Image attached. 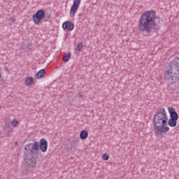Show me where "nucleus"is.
Here are the masks:
<instances>
[{"instance_id":"nucleus-13","label":"nucleus","mask_w":179,"mask_h":179,"mask_svg":"<svg viewBox=\"0 0 179 179\" xmlns=\"http://www.w3.org/2000/svg\"><path fill=\"white\" fill-rule=\"evenodd\" d=\"M87 136H89V133L86 130H83L80 133V138L82 141H85V139H87Z\"/></svg>"},{"instance_id":"nucleus-11","label":"nucleus","mask_w":179,"mask_h":179,"mask_svg":"<svg viewBox=\"0 0 179 179\" xmlns=\"http://www.w3.org/2000/svg\"><path fill=\"white\" fill-rule=\"evenodd\" d=\"M45 75V69H41L38 73L36 74L35 78L36 79H41V78H44Z\"/></svg>"},{"instance_id":"nucleus-7","label":"nucleus","mask_w":179,"mask_h":179,"mask_svg":"<svg viewBox=\"0 0 179 179\" xmlns=\"http://www.w3.org/2000/svg\"><path fill=\"white\" fill-rule=\"evenodd\" d=\"M4 131L6 132V136H10V134L13 132L12 128V121L9 118H5L4 120Z\"/></svg>"},{"instance_id":"nucleus-22","label":"nucleus","mask_w":179,"mask_h":179,"mask_svg":"<svg viewBox=\"0 0 179 179\" xmlns=\"http://www.w3.org/2000/svg\"><path fill=\"white\" fill-rule=\"evenodd\" d=\"M102 159H103L106 162H107V160H108V159H110V157L108 156V154H103L102 155Z\"/></svg>"},{"instance_id":"nucleus-6","label":"nucleus","mask_w":179,"mask_h":179,"mask_svg":"<svg viewBox=\"0 0 179 179\" xmlns=\"http://www.w3.org/2000/svg\"><path fill=\"white\" fill-rule=\"evenodd\" d=\"M36 156H31V159L25 158V169L26 170H33V169L36 168V164H37V160L34 159Z\"/></svg>"},{"instance_id":"nucleus-15","label":"nucleus","mask_w":179,"mask_h":179,"mask_svg":"<svg viewBox=\"0 0 179 179\" xmlns=\"http://www.w3.org/2000/svg\"><path fill=\"white\" fill-rule=\"evenodd\" d=\"M71 58V52H69L68 54H66L65 55L63 56L62 60L64 62H68Z\"/></svg>"},{"instance_id":"nucleus-3","label":"nucleus","mask_w":179,"mask_h":179,"mask_svg":"<svg viewBox=\"0 0 179 179\" xmlns=\"http://www.w3.org/2000/svg\"><path fill=\"white\" fill-rule=\"evenodd\" d=\"M48 149V142L45 138H41L38 141H34V143H29L24 146V150L27 155H30L32 157L37 156V152L41 150L43 153H45Z\"/></svg>"},{"instance_id":"nucleus-20","label":"nucleus","mask_w":179,"mask_h":179,"mask_svg":"<svg viewBox=\"0 0 179 179\" xmlns=\"http://www.w3.org/2000/svg\"><path fill=\"white\" fill-rule=\"evenodd\" d=\"M73 5L79 7V5H80V0H73Z\"/></svg>"},{"instance_id":"nucleus-2","label":"nucleus","mask_w":179,"mask_h":179,"mask_svg":"<svg viewBox=\"0 0 179 179\" xmlns=\"http://www.w3.org/2000/svg\"><path fill=\"white\" fill-rule=\"evenodd\" d=\"M159 27L156 23V11L151 10L143 13L138 20V33L144 37H148L153 31H157Z\"/></svg>"},{"instance_id":"nucleus-24","label":"nucleus","mask_w":179,"mask_h":179,"mask_svg":"<svg viewBox=\"0 0 179 179\" xmlns=\"http://www.w3.org/2000/svg\"><path fill=\"white\" fill-rule=\"evenodd\" d=\"M15 145H17V142H15Z\"/></svg>"},{"instance_id":"nucleus-18","label":"nucleus","mask_w":179,"mask_h":179,"mask_svg":"<svg viewBox=\"0 0 179 179\" xmlns=\"http://www.w3.org/2000/svg\"><path fill=\"white\" fill-rule=\"evenodd\" d=\"M19 125V121L16 120V119H13V121H11V127H16Z\"/></svg>"},{"instance_id":"nucleus-9","label":"nucleus","mask_w":179,"mask_h":179,"mask_svg":"<svg viewBox=\"0 0 179 179\" xmlns=\"http://www.w3.org/2000/svg\"><path fill=\"white\" fill-rule=\"evenodd\" d=\"M169 113L170 114V117L173 120H178V113H176V109L173 107H169L168 108Z\"/></svg>"},{"instance_id":"nucleus-17","label":"nucleus","mask_w":179,"mask_h":179,"mask_svg":"<svg viewBox=\"0 0 179 179\" xmlns=\"http://www.w3.org/2000/svg\"><path fill=\"white\" fill-rule=\"evenodd\" d=\"M76 50L79 52L82 51V50H83V43H79L77 44Z\"/></svg>"},{"instance_id":"nucleus-16","label":"nucleus","mask_w":179,"mask_h":179,"mask_svg":"<svg viewBox=\"0 0 179 179\" xmlns=\"http://www.w3.org/2000/svg\"><path fill=\"white\" fill-rule=\"evenodd\" d=\"M78 143H79V138H73V141H71V145L73 148V146H75V145H78Z\"/></svg>"},{"instance_id":"nucleus-5","label":"nucleus","mask_w":179,"mask_h":179,"mask_svg":"<svg viewBox=\"0 0 179 179\" xmlns=\"http://www.w3.org/2000/svg\"><path fill=\"white\" fill-rule=\"evenodd\" d=\"M49 17H50L48 18L45 17V12L43 10L40 9L32 15V20L35 24H38L43 19H44L45 22H48Z\"/></svg>"},{"instance_id":"nucleus-8","label":"nucleus","mask_w":179,"mask_h":179,"mask_svg":"<svg viewBox=\"0 0 179 179\" xmlns=\"http://www.w3.org/2000/svg\"><path fill=\"white\" fill-rule=\"evenodd\" d=\"M62 27L64 30H68L69 31H72L75 29V24L71 21H66L63 23Z\"/></svg>"},{"instance_id":"nucleus-14","label":"nucleus","mask_w":179,"mask_h":179,"mask_svg":"<svg viewBox=\"0 0 179 179\" xmlns=\"http://www.w3.org/2000/svg\"><path fill=\"white\" fill-rule=\"evenodd\" d=\"M33 82H34V80L32 77H27L25 79V85L26 86H31L33 85Z\"/></svg>"},{"instance_id":"nucleus-19","label":"nucleus","mask_w":179,"mask_h":179,"mask_svg":"<svg viewBox=\"0 0 179 179\" xmlns=\"http://www.w3.org/2000/svg\"><path fill=\"white\" fill-rule=\"evenodd\" d=\"M1 69L0 67V85H5V80L2 78Z\"/></svg>"},{"instance_id":"nucleus-4","label":"nucleus","mask_w":179,"mask_h":179,"mask_svg":"<svg viewBox=\"0 0 179 179\" xmlns=\"http://www.w3.org/2000/svg\"><path fill=\"white\" fill-rule=\"evenodd\" d=\"M164 78L171 85H177L179 82V68L169 65L164 73Z\"/></svg>"},{"instance_id":"nucleus-23","label":"nucleus","mask_w":179,"mask_h":179,"mask_svg":"<svg viewBox=\"0 0 179 179\" xmlns=\"http://www.w3.org/2000/svg\"><path fill=\"white\" fill-rule=\"evenodd\" d=\"M25 155V159H27V156H30V155H27V151H26V152H24Z\"/></svg>"},{"instance_id":"nucleus-10","label":"nucleus","mask_w":179,"mask_h":179,"mask_svg":"<svg viewBox=\"0 0 179 179\" xmlns=\"http://www.w3.org/2000/svg\"><path fill=\"white\" fill-rule=\"evenodd\" d=\"M179 57H176L170 63L169 66H176V68H179Z\"/></svg>"},{"instance_id":"nucleus-21","label":"nucleus","mask_w":179,"mask_h":179,"mask_svg":"<svg viewBox=\"0 0 179 179\" xmlns=\"http://www.w3.org/2000/svg\"><path fill=\"white\" fill-rule=\"evenodd\" d=\"M24 51L27 52H31V48L30 47V45H28L27 47L24 48Z\"/></svg>"},{"instance_id":"nucleus-12","label":"nucleus","mask_w":179,"mask_h":179,"mask_svg":"<svg viewBox=\"0 0 179 179\" xmlns=\"http://www.w3.org/2000/svg\"><path fill=\"white\" fill-rule=\"evenodd\" d=\"M79 9V6L73 5L70 9V16L71 17H73L75 16V13Z\"/></svg>"},{"instance_id":"nucleus-1","label":"nucleus","mask_w":179,"mask_h":179,"mask_svg":"<svg viewBox=\"0 0 179 179\" xmlns=\"http://www.w3.org/2000/svg\"><path fill=\"white\" fill-rule=\"evenodd\" d=\"M177 119H169L167 117V113L164 108H161L156 110L153 117V127L155 135L163 136L170 131V127H167V123L169 127L174 128L177 126Z\"/></svg>"}]
</instances>
